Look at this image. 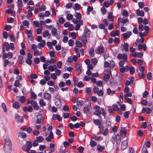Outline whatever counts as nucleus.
<instances>
[{
    "label": "nucleus",
    "mask_w": 153,
    "mask_h": 153,
    "mask_svg": "<svg viewBox=\"0 0 153 153\" xmlns=\"http://www.w3.org/2000/svg\"><path fill=\"white\" fill-rule=\"evenodd\" d=\"M27 146H24L22 147V149L26 152H28L30 150L32 144L29 141H27L26 143Z\"/></svg>",
    "instance_id": "20e7f679"
},
{
    "label": "nucleus",
    "mask_w": 153,
    "mask_h": 153,
    "mask_svg": "<svg viewBox=\"0 0 153 153\" xmlns=\"http://www.w3.org/2000/svg\"><path fill=\"white\" fill-rule=\"evenodd\" d=\"M4 47L7 51H8L10 49V46L9 44L7 42H5L4 45Z\"/></svg>",
    "instance_id": "49530a36"
},
{
    "label": "nucleus",
    "mask_w": 153,
    "mask_h": 153,
    "mask_svg": "<svg viewBox=\"0 0 153 153\" xmlns=\"http://www.w3.org/2000/svg\"><path fill=\"white\" fill-rule=\"evenodd\" d=\"M10 39L12 42H13L15 40V36L12 34H10L9 35Z\"/></svg>",
    "instance_id": "338daca9"
},
{
    "label": "nucleus",
    "mask_w": 153,
    "mask_h": 153,
    "mask_svg": "<svg viewBox=\"0 0 153 153\" xmlns=\"http://www.w3.org/2000/svg\"><path fill=\"white\" fill-rule=\"evenodd\" d=\"M12 26L10 25H6L5 26V29L7 31H8L12 28Z\"/></svg>",
    "instance_id": "e2e57ef3"
},
{
    "label": "nucleus",
    "mask_w": 153,
    "mask_h": 153,
    "mask_svg": "<svg viewBox=\"0 0 153 153\" xmlns=\"http://www.w3.org/2000/svg\"><path fill=\"white\" fill-rule=\"evenodd\" d=\"M31 105L33 107L34 109L37 110L38 109L39 107L37 105L36 102L35 100L31 101Z\"/></svg>",
    "instance_id": "f3484780"
},
{
    "label": "nucleus",
    "mask_w": 153,
    "mask_h": 153,
    "mask_svg": "<svg viewBox=\"0 0 153 153\" xmlns=\"http://www.w3.org/2000/svg\"><path fill=\"white\" fill-rule=\"evenodd\" d=\"M75 17L76 19H74L73 22L74 24H76L75 30L77 31L79 29L81 25L83 24V21L81 19V15L80 13H77L75 15Z\"/></svg>",
    "instance_id": "f257e3e1"
},
{
    "label": "nucleus",
    "mask_w": 153,
    "mask_h": 153,
    "mask_svg": "<svg viewBox=\"0 0 153 153\" xmlns=\"http://www.w3.org/2000/svg\"><path fill=\"white\" fill-rule=\"evenodd\" d=\"M90 144L91 147H94L97 145V143L95 141L91 140L90 141Z\"/></svg>",
    "instance_id": "37998d69"
},
{
    "label": "nucleus",
    "mask_w": 153,
    "mask_h": 153,
    "mask_svg": "<svg viewBox=\"0 0 153 153\" xmlns=\"http://www.w3.org/2000/svg\"><path fill=\"white\" fill-rule=\"evenodd\" d=\"M83 104V101L81 100H78L77 102V105L79 108H81Z\"/></svg>",
    "instance_id": "f704fd0d"
},
{
    "label": "nucleus",
    "mask_w": 153,
    "mask_h": 153,
    "mask_svg": "<svg viewBox=\"0 0 153 153\" xmlns=\"http://www.w3.org/2000/svg\"><path fill=\"white\" fill-rule=\"evenodd\" d=\"M4 151L7 153H10L11 150V141L9 138H6L4 140Z\"/></svg>",
    "instance_id": "f03ea898"
},
{
    "label": "nucleus",
    "mask_w": 153,
    "mask_h": 153,
    "mask_svg": "<svg viewBox=\"0 0 153 153\" xmlns=\"http://www.w3.org/2000/svg\"><path fill=\"white\" fill-rule=\"evenodd\" d=\"M128 46L129 45L128 43H125L124 44H122L121 45V48L123 51H125L126 52L128 51Z\"/></svg>",
    "instance_id": "9d476101"
},
{
    "label": "nucleus",
    "mask_w": 153,
    "mask_h": 153,
    "mask_svg": "<svg viewBox=\"0 0 153 153\" xmlns=\"http://www.w3.org/2000/svg\"><path fill=\"white\" fill-rule=\"evenodd\" d=\"M131 34V32L130 31H128L126 33L123 34V37L124 39L126 40L129 37Z\"/></svg>",
    "instance_id": "4468645a"
},
{
    "label": "nucleus",
    "mask_w": 153,
    "mask_h": 153,
    "mask_svg": "<svg viewBox=\"0 0 153 153\" xmlns=\"http://www.w3.org/2000/svg\"><path fill=\"white\" fill-rule=\"evenodd\" d=\"M112 108H113V110L114 111H117L119 109V108L118 107L117 105L115 104H114L113 105Z\"/></svg>",
    "instance_id": "69168bd1"
},
{
    "label": "nucleus",
    "mask_w": 153,
    "mask_h": 153,
    "mask_svg": "<svg viewBox=\"0 0 153 153\" xmlns=\"http://www.w3.org/2000/svg\"><path fill=\"white\" fill-rule=\"evenodd\" d=\"M119 31L118 30H117L116 31H111L110 33V36L114 37L116 36H118L119 35Z\"/></svg>",
    "instance_id": "dca6fc26"
},
{
    "label": "nucleus",
    "mask_w": 153,
    "mask_h": 153,
    "mask_svg": "<svg viewBox=\"0 0 153 153\" xmlns=\"http://www.w3.org/2000/svg\"><path fill=\"white\" fill-rule=\"evenodd\" d=\"M109 61H105L104 63V67L106 68L109 67L110 68V64Z\"/></svg>",
    "instance_id": "603ef678"
},
{
    "label": "nucleus",
    "mask_w": 153,
    "mask_h": 153,
    "mask_svg": "<svg viewBox=\"0 0 153 153\" xmlns=\"http://www.w3.org/2000/svg\"><path fill=\"white\" fill-rule=\"evenodd\" d=\"M74 51L76 54V55H80V51L81 53V55L83 56L84 54V50L82 48L74 47Z\"/></svg>",
    "instance_id": "39448f33"
},
{
    "label": "nucleus",
    "mask_w": 153,
    "mask_h": 153,
    "mask_svg": "<svg viewBox=\"0 0 153 153\" xmlns=\"http://www.w3.org/2000/svg\"><path fill=\"white\" fill-rule=\"evenodd\" d=\"M39 103L41 106H43L46 105V103L42 99L40 100Z\"/></svg>",
    "instance_id": "c9c22d12"
},
{
    "label": "nucleus",
    "mask_w": 153,
    "mask_h": 153,
    "mask_svg": "<svg viewBox=\"0 0 153 153\" xmlns=\"http://www.w3.org/2000/svg\"><path fill=\"white\" fill-rule=\"evenodd\" d=\"M12 53L10 52H9L7 53H3V58L4 59H5L6 58L10 59L12 58Z\"/></svg>",
    "instance_id": "6e6552de"
},
{
    "label": "nucleus",
    "mask_w": 153,
    "mask_h": 153,
    "mask_svg": "<svg viewBox=\"0 0 153 153\" xmlns=\"http://www.w3.org/2000/svg\"><path fill=\"white\" fill-rule=\"evenodd\" d=\"M128 21V18H126L125 17H124L122 19L121 18V20L120 21V22L123 24H125Z\"/></svg>",
    "instance_id": "8fccbe9b"
},
{
    "label": "nucleus",
    "mask_w": 153,
    "mask_h": 153,
    "mask_svg": "<svg viewBox=\"0 0 153 153\" xmlns=\"http://www.w3.org/2000/svg\"><path fill=\"white\" fill-rule=\"evenodd\" d=\"M101 114H102L105 117L106 113L103 108H101L100 110L95 111L94 113V114L100 116Z\"/></svg>",
    "instance_id": "7ed1b4c3"
},
{
    "label": "nucleus",
    "mask_w": 153,
    "mask_h": 153,
    "mask_svg": "<svg viewBox=\"0 0 153 153\" xmlns=\"http://www.w3.org/2000/svg\"><path fill=\"white\" fill-rule=\"evenodd\" d=\"M108 19L110 21H113L114 20V17L112 13L110 12L108 15Z\"/></svg>",
    "instance_id": "5701e85b"
},
{
    "label": "nucleus",
    "mask_w": 153,
    "mask_h": 153,
    "mask_svg": "<svg viewBox=\"0 0 153 153\" xmlns=\"http://www.w3.org/2000/svg\"><path fill=\"white\" fill-rule=\"evenodd\" d=\"M152 110L149 108H142V111L143 112H146L148 114H150L152 111Z\"/></svg>",
    "instance_id": "b1692460"
},
{
    "label": "nucleus",
    "mask_w": 153,
    "mask_h": 153,
    "mask_svg": "<svg viewBox=\"0 0 153 153\" xmlns=\"http://www.w3.org/2000/svg\"><path fill=\"white\" fill-rule=\"evenodd\" d=\"M128 139L122 142L121 149L122 150L126 149L128 146Z\"/></svg>",
    "instance_id": "0eeeda50"
},
{
    "label": "nucleus",
    "mask_w": 153,
    "mask_h": 153,
    "mask_svg": "<svg viewBox=\"0 0 153 153\" xmlns=\"http://www.w3.org/2000/svg\"><path fill=\"white\" fill-rule=\"evenodd\" d=\"M80 56V55H74L72 57L73 60L74 62H76L77 61V58L78 57H79Z\"/></svg>",
    "instance_id": "680f3d73"
},
{
    "label": "nucleus",
    "mask_w": 153,
    "mask_h": 153,
    "mask_svg": "<svg viewBox=\"0 0 153 153\" xmlns=\"http://www.w3.org/2000/svg\"><path fill=\"white\" fill-rule=\"evenodd\" d=\"M116 140L117 143V144H119L121 142L120 137L119 135H118L116 136Z\"/></svg>",
    "instance_id": "2f4dec72"
},
{
    "label": "nucleus",
    "mask_w": 153,
    "mask_h": 153,
    "mask_svg": "<svg viewBox=\"0 0 153 153\" xmlns=\"http://www.w3.org/2000/svg\"><path fill=\"white\" fill-rule=\"evenodd\" d=\"M119 59H123L124 62L127 61V55L125 54L119 53L117 56Z\"/></svg>",
    "instance_id": "423d86ee"
},
{
    "label": "nucleus",
    "mask_w": 153,
    "mask_h": 153,
    "mask_svg": "<svg viewBox=\"0 0 153 153\" xmlns=\"http://www.w3.org/2000/svg\"><path fill=\"white\" fill-rule=\"evenodd\" d=\"M147 33L144 32L142 33V32H140L139 33V36L141 38L143 37V36H146L147 35Z\"/></svg>",
    "instance_id": "bf43d9fd"
},
{
    "label": "nucleus",
    "mask_w": 153,
    "mask_h": 153,
    "mask_svg": "<svg viewBox=\"0 0 153 153\" xmlns=\"http://www.w3.org/2000/svg\"><path fill=\"white\" fill-rule=\"evenodd\" d=\"M76 86L79 88H82L84 86V85L82 82L80 81L76 84Z\"/></svg>",
    "instance_id": "6e6d98bb"
},
{
    "label": "nucleus",
    "mask_w": 153,
    "mask_h": 153,
    "mask_svg": "<svg viewBox=\"0 0 153 153\" xmlns=\"http://www.w3.org/2000/svg\"><path fill=\"white\" fill-rule=\"evenodd\" d=\"M127 130L125 128L122 129L120 131V134L122 136L125 137L126 135Z\"/></svg>",
    "instance_id": "aec40b11"
},
{
    "label": "nucleus",
    "mask_w": 153,
    "mask_h": 153,
    "mask_svg": "<svg viewBox=\"0 0 153 153\" xmlns=\"http://www.w3.org/2000/svg\"><path fill=\"white\" fill-rule=\"evenodd\" d=\"M93 122L96 126H100L102 124V122L98 119H93Z\"/></svg>",
    "instance_id": "a878e982"
},
{
    "label": "nucleus",
    "mask_w": 153,
    "mask_h": 153,
    "mask_svg": "<svg viewBox=\"0 0 153 153\" xmlns=\"http://www.w3.org/2000/svg\"><path fill=\"white\" fill-rule=\"evenodd\" d=\"M76 46L74 47L80 48L82 46V44L79 41H76L75 42Z\"/></svg>",
    "instance_id": "7c9ffc66"
},
{
    "label": "nucleus",
    "mask_w": 153,
    "mask_h": 153,
    "mask_svg": "<svg viewBox=\"0 0 153 153\" xmlns=\"http://www.w3.org/2000/svg\"><path fill=\"white\" fill-rule=\"evenodd\" d=\"M13 107L16 108H18L20 107L19 103L17 102H15L13 105Z\"/></svg>",
    "instance_id": "c03bdc74"
},
{
    "label": "nucleus",
    "mask_w": 153,
    "mask_h": 153,
    "mask_svg": "<svg viewBox=\"0 0 153 153\" xmlns=\"http://www.w3.org/2000/svg\"><path fill=\"white\" fill-rule=\"evenodd\" d=\"M2 107L3 108L4 111L6 112L7 111V108L6 105L4 103H2Z\"/></svg>",
    "instance_id": "0e129e2a"
},
{
    "label": "nucleus",
    "mask_w": 153,
    "mask_h": 153,
    "mask_svg": "<svg viewBox=\"0 0 153 153\" xmlns=\"http://www.w3.org/2000/svg\"><path fill=\"white\" fill-rule=\"evenodd\" d=\"M68 45L70 46H72L74 45V42L72 39H69L68 41Z\"/></svg>",
    "instance_id": "864d4df0"
},
{
    "label": "nucleus",
    "mask_w": 153,
    "mask_h": 153,
    "mask_svg": "<svg viewBox=\"0 0 153 153\" xmlns=\"http://www.w3.org/2000/svg\"><path fill=\"white\" fill-rule=\"evenodd\" d=\"M105 146H101L100 145H98L97 146V149L100 152H102L103 149H105Z\"/></svg>",
    "instance_id": "e433bc0d"
},
{
    "label": "nucleus",
    "mask_w": 153,
    "mask_h": 153,
    "mask_svg": "<svg viewBox=\"0 0 153 153\" xmlns=\"http://www.w3.org/2000/svg\"><path fill=\"white\" fill-rule=\"evenodd\" d=\"M110 2L108 1L104 2L103 3V5L105 7H108L110 6Z\"/></svg>",
    "instance_id": "5fc2aeb1"
},
{
    "label": "nucleus",
    "mask_w": 153,
    "mask_h": 153,
    "mask_svg": "<svg viewBox=\"0 0 153 153\" xmlns=\"http://www.w3.org/2000/svg\"><path fill=\"white\" fill-rule=\"evenodd\" d=\"M92 138L97 141H101L102 139V137H98L94 134L92 135Z\"/></svg>",
    "instance_id": "412c9836"
},
{
    "label": "nucleus",
    "mask_w": 153,
    "mask_h": 153,
    "mask_svg": "<svg viewBox=\"0 0 153 153\" xmlns=\"http://www.w3.org/2000/svg\"><path fill=\"white\" fill-rule=\"evenodd\" d=\"M73 16L71 14H68L66 16V18L67 20L70 21L73 19Z\"/></svg>",
    "instance_id": "3c124183"
},
{
    "label": "nucleus",
    "mask_w": 153,
    "mask_h": 153,
    "mask_svg": "<svg viewBox=\"0 0 153 153\" xmlns=\"http://www.w3.org/2000/svg\"><path fill=\"white\" fill-rule=\"evenodd\" d=\"M59 21L60 24H62L65 22V20L63 18L60 17L59 19Z\"/></svg>",
    "instance_id": "052dcab7"
},
{
    "label": "nucleus",
    "mask_w": 153,
    "mask_h": 153,
    "mask_svg": "<svg viewBox=\"0 0 153 153\" xmlns=\"http://www.w3.org/2000/svg\"><path fill=\"white\" fill-rule=\"evenodd\" d=\"M110 64V68H113L115 66V63L112 60L109 61Z\"/></svg>",
    "instance_id": "ea45409f"
},
{
    "label": "nucleus",
    "mask_w": 153,
    "mask_h": 153,
    "mask_svg": "<svg viewBox=\"0 0 153 153\" xmlns=\"http://www.w3.org/2000/svg\"><path fill=\"white\" fill-rule=\"evenodd\" d=\"M109 56L108 52L107 51H105L104 52V57L105 60L107 59Z\"/></svg>",
    "instance_id": "4d7b16f0"
},
{
    "label": "nucleus",
    "mask_w": 153,
    "mask_h": 153,
    "mask_svg": "<svg viewBox=\"0 0 153 153\" xmlns=\"http://www.w3.org/2000/svg\"><path fill=\"white\" fill-rule=\"evenodd\" d=\"M43 122V117L42 115L39 114L37 116L36 123L38 124H41Z\"/></svg>",
    "instance_id": "9b49d317"
},
{
    "label": "nucleus",
    "mask_w": 153,
    "mask_h": 153,
    "mask_svg": "<svg viewBox=\"0 0 153 153\" xmlns=\"http://www.w3.org/2000/svg\"><path fill=\"white\" fill-rule=\"evenodd\" d=\"M51 32L53 36H56L57 39H59V37L58 36V33H57V29L53 27L52 29Z\"/></svg>",
    "instance_id": "1a4fd4ad"
},
{
    "label": "nucleus",
    "mask_w": 153,
    "mask_h": 153,
    "mask_svg": "<svg viewBox=\"0 0 153 153\" xmlns=\"http://www.w3.org/2000/svg\"><path fill=\"white\" fill-rule=\"evenodd\" d=\"M26 33L27 34V36L29 39L31 40H33V37L32 36L31 31L27 30Z\"/></svg>",
    "instance_id": "c85d7f7f"
},
{
    "label": "nucleus",
    "mask_w": 153,
    "mask_h": 153,
    "mask_svg": "<svg viewBox=\"0 0 153 153\" xmlns=\"http://www.w3.org/2000/svg\"><path fill=\"white\" fill-rule=\"evenodd\" d=\"M56 68V66L55 65L49 66L48 67V70L51 71H53Z\"/></svg>",
    "instance_id": "cd10ccee"
},
{
    "label": "nucleus",
    "mask_w": 153,
    "mask_h": 153,
    "mask_svg": "<svg viewBox=\"0 0 153 153\" xmlns=\"http://www.w3.org/2000/svg\"><path fill=\"white\" fill-rule=\"evenodd\" d=\"M104 50V47L102 46H100L95 50V52L99 54L103 52Z\"/></svg>",
    "instance_id": "f8f14e48"
},
{
    "label": "nucleus",
    "mask_w": 153,
    "mask_h": 153,
    "mask_svg": "<svg viewBox=\"0 0 153 153\" xmlns=\"http://www.w3.org/2000/svg\"><path fill=\"white\" fill-rule=\"evenodd\" d=\"M51 36V34L49 33V32L47 30H45L42 33V36L44 37H48V39H49Z\"/></svg>",
    "instance_id": "2eb2a0df"
},
{
    "label": "nucleus",
    "mask_w": 153,
    "mask_h": 153,
    "mask_svg": "<svg viewBox=\"0 0 153 153\" xmlns=\"http://www.w3.org/2000/svg\"><path fill=\"white\" fill-rule=\"evenodd\" d=\"M61 71L59 69H56L55 70V74L56 76H59L61 74Z\"/></svg>",
    "instance_id": "774afa93"
},
{
    "label": "nucleus",
    "mask_w": 153,
    "mask_h": 153,
    "mask_svg": "<svg viewBox=\"0 0 153 153\" xmlns=\"http://www.w3.org/2000/svg\"><path fill=\"white\" fill-rule=\"evenodd\" d=\"M53 137V133L51 131L49 133V135L46 138V140L48 142H50L51 141V139Z\"/></svg>",
    "instance_id": "a211bd4d"
},
{
    "label": "nucleus",
    "mask_w": 153,
    "mask_h": 153,
    "mask_svg": "<svg viewBox=\"0 0 153 153\" xmlns=\"http://www.w3.org/2000/svg\"><path fill=\"white\" fill-rule=\"evenodd\" d=\"M69 36H71L72 39H75L76 38V33L75 32H72L69 33Z\"/></svg>",
    "instance_id": "473e14b6"
},
{
    "label": "nucleus",
    "mask_w": 153,
    "mask_h": 153,
    "mask_svg": "<svg viewBox=\"0 0 153 153\" xmlns=\"http://www.w3.org/2000/svg\"><path fill=\"white\" fill-rule=\"evenodd\" d=\"M115 92V91H112L111 89L108 88L107 89V93L109 95H112L114 94Z\"/></svg>",
    "instance_id": "58836bf2"
},
{
    "label": "nucleus",
    "mask_w": 153,
    "mask_h": 153,
    "mask_svg": "<svg viewBox=\"0 0 153 153\" xmlns=\"http://www.w3.org/2000/svg\"><path fill=\"white\" fill-rule=\"evenodd\" d=\"M18 136L23 138H24L26 137V135L25 133L19 132L18 133Z\"/></svg>",
    "instance_id": "72a5a7b5"
},
{
    "label": "nucleus",
    "mask_w": 153,
    "mask_h": 153,
    "mask_svg": "<svg viewBox=\"0 0 153 153\" xmlns=\"http://www.w3.org/2000/svg\"><path fill=\"white\" fill-rule=\"evenodd\" d=\"M51 96L49 93H45L44 96V98L45 99L49 100L51 99Z\"/></svg>",
    "instance_id": "bb28decb"
},
{
    "label": "nucleus",
    "mask_w": 153,
    "mask_h": 153,
    "mask_svg": "<svg viewBox=\"0 0 153 153\" xmlns=\"http://www.w3.org/2000/svg\"><path fill=\"white\" fill-rule=\"evenodd\" d=\"M39 9L41 11L45 10L46 9L45 6L43 4L41 5L39 7Z\"/></svg>",
    "instance_id": "13d9d810"
},
{
    "label": "nucleus",
    "mask_w": 153,
    "mask_h": 153,
    "mask_svg": "<svg viewBox=\"0 0 153 153\" xmlns=\"http://www.w3.org/2000/svg\"><path fill=\"white\" fill-rule=\"evenodd\" d=\"M97 62V60L96 58L93 59L91 60V64L94 66L96 65Z\"/></svg>",
    "instance_id": "de8ad7c7"
},
{
    "label": "nucleus",
    "mask_w": 153,
    "mask_h": 153,
    "mask_svg": "<svg viewBox=\"0 0 153 153\" xmlns=\"http://www.w3.org/2000/svg\"><path fill=\"white\" fill-rule=\"evenodd\" d=\"M36 140L39 143L42 142L44 140L43 138L41 136L36 137Z\"/></svg>",
    "instance_id": "a18cd8bd"
},
{
    "label": "nucleus",
    "mask_w": 153,
    "mask_h": 153,
    "mask_svg": "<svg viewBox=\"0 0 153 153\" xmlns=\"http://www.w3.org/2000/svg\"><path fill=\"white\" fill-rule=\"evenodd\" d=\"M93 9V8L91 6H89L87 8V10L86 12V14L88 15L89 14L90 12L92 11Z\"/></svg>",
    "instance_id": "a19ab883"
},
{
    "label": "nucleus",
    "mask_w": 153,
    "mask_h": 153,
    "mask_svg": "<svg viewBox=\"0 0 153 153\" xmlns=\"http://www.w3.org/2000/svg\"><path fill=\"white\" fill-rule=\"evenodd\" d=\"M38 44L37 46L38 48L41 49L45 45V42L44 40H42Z\"/></svg>",
    "instance_id": "6ab92c4d"
},
{
    "label": "nucleus",
    "mask_w": 153,
    "mask_h": 153,
    "mask_svg": "<svg viewBox=\"0 0 153 153\" xmlns=\"http://www.w3.org/2000/svg\"><path fill=\"white\" fill-rule=\"evenodd\" d=\"M18 60L20 64L22 65V62H24L23 56H19L18 57Z\"/></svg>",
    "instance_id": "4c0bfd02"
},
{
    "label": "nucleus",
    "mask_w": 153,
    "mask_h": 153,
    "mask_svg": "<svg viewBox=\"0 0 153 153\" xmlns=\"http://www.w3.org/2000/svg\"><path fill=\"white\" fill-rule=\"evenodd\" d=\"M76 71H78L79 72H81V68L80 65L77 64L76 66Z\"/></svg>",
    "instance_id": "09e8293b"
},
{
    "label": "nucleus",
    "mask_w": 153,
    "mask_h": 153,
    "mask_svg": "<svg viewBox=\"0 0 153 153\" xmlns=\"http://www.w3.org/2000/svg\"><path fill=\"white\" fill-rule=\"evenodd\" d=\"M15 120L18 123H22L23 121V117L22 116L20 117L18 114H16L15 117Z\"/></svg>",
    "instance_id": "ddd939ff"
},
{
    "label": "nucleus",
    "mask_w": 153,
    "mask_h": 153,
    "mask_svg": "<svg viewBox=\"0 0 153 153\" xmlns=\"http://www.w3.org/2000/svg\"><path fill=\"white\" fill-rule=\"evenodd\" d=\"M80 39L83 45H86L87 41L86 37L85 36H83L82 37H81Z\"/></svg>",
    "instance_id": "c756f323"
},
{
    "label": "nucleus",
    "mask_w": 153,
    "mask_h": 153,
    "mask_svg": "<svg viewBox=\"0 0 153 153\" xmlns=\"http://www.w3.org/2000/svg\"><path fill=\"white\" fill-rule=\"evenodd\" d=\"M136 12L138 16H143L144 15V12L143 11L140 10L139 9L136 10Z\"/></svg>",
    "instance_id": "393cba45"
},
{
    "label": "nucleus",
    "mask_w": 153,
    "mask_h": 153,
    "mask_svg": "<svg viewBox=\"0 0 153 153\" xmlns=\"http://www.w3.org/2000/svg\"><path fill=\"white\" fill-rule=\"evenodd\" d=\"M80 5L78 3H76L75 4V6H73V8L75 10H79L80 8Z\"/></svg>",
    "instance_id": "79ce46f5"
},
{
    "label": "nucleus",
    "mask_w": 153,
    "mask_h": 153,
    "mask_svg": "<svg viewBox=\"0 0 153 153\" xmlns=\"http://www.w3.org/2000/svg\"><path fill=\"white\" fill-rule=\"evenodd\" d=\"M111 74V71H109V74H105L104 76V79L105 81L108 80L110 77V75Z\"/></svg>",
    "instance_id": "4be33fe9"
}]
</instances>
